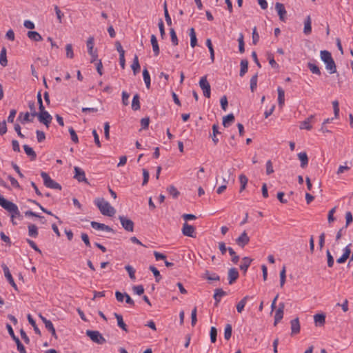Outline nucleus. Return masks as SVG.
<instances>
[{"instance_id": "f257e3e1", "label": "nucleus", "mask_w": 353, "mask_h": 353, "mask_svg": "<svg viewBox=\"0 0 353 353\" xmlns=\"http://www.w3.org/2000/svg\"><path fill=\"white\" fill-rule=\"evenodd\" d=\"M94 203L104 216H113L116 213L115 209L103 198H97Z\"/></svg>"}, {"instance_id": "f03ea898", "label": "nucleus", "mask_w": 353, "mask_h": 353, "mask_svg": "<svg viewBox=\"0 0 353 353\" xmlns=\"http://www.w3.org/2000/svg\"><path fill=\"white\" fill-rule=\"evenodd\" d=\"M321 60L326 65L325 68L330 74L336 72V67L331 53L327 50H321L320 52Z\"/></svg>"}, {"instance_id": "7ed1b4c3", "label": "nucleus", "mask_w": 353, "mask_h": 353, "mask_svg": "<svg viewBox=\"0 0 353 353\" xmlns=\"http://www.w3.org/2000/svg\"><path fill=\"white\" fill-rule=\"evenodd\" d=\"M3 208L11 213V222L13 225H17V222L14 221V219L21 217L17 205L14 203L8 201L7 203H4V205H3Z\"/></svg>"}, {"instance_id": "20e7f679", "label": "nucleus", "mask_w": 353, "mask_h": 353, "mask_svg": "<svg viewBox=\"0 0 353 353\" xmlns=\"http://www.w3.org/2000/svg\"><path fill=\"white\" fill-rule=\"evenodd\" d=\"M41 176L43 180V184L46 187L51 189L61 190V185L52 180L48 173L41 172Z\"/></svg>"}, {"instance_id": "39448f33", "label": "nucleus", "mask_w": 353, "mask_h": 353, "mask_svg": "<svg viewBox=\"0 0 353 353\" xmlns=\"http://www.w3.org/2000/svg\"><path fill=\"white\" fill-rule=\"evenodd\" d=\"M86 335L90 337V339L94 343L97 344H103L105 343V338L102 336V334L99 331L94 330H87Z\"/></svg>"}, {"instance_id": "423d86ee", "label": "nucleus", "mask_w": 353, "mask_h": 353, "mask_svg": "<svg viewBox=\"0 0 353 353\" xmlns=\"http://www.w3.org/2000/svg\"><path fill=\"white\" fill-rule=\"evenodd\" d=\"M199 86L203 90V95L206 98H210L211 95L210 85L207 79V76H203L199 81Z\"/></svg>"}, {"instance_id": "0eeeda50", "label": "nucleus", "mask_w": 353, "mask_h": 353, "mask_svg": "<svg viewBox=\"0 0 353 353\" xmlns=\"http://www.w3.org/2000/svg\"><path fill=\"white\" fill-rule=\"evenodd\" d=\"M40 123H43L47 128L49 127L50 123L52 121V116L45 110H39L38 115L37 116Z\"/></svg>"}, {"instance_id": "6e6552de", "label": "nucleus", "mask_w": 353, "mask_h": 353, "mask_svg": "<svg viewBox=\"0 0 353 353\" xmlns=\"http://www.w3.org/2000/svg\"><path fill=\"white\" fill-rule=\"evenodd\" d=\"M122 227L128 232H133L134 222L124 216H119V217Z\"/></svg>"}, {"instance_id": "1a4fd4ad", "label": "nucleus", "mask_w": 353, "mask_h": 353, "mask_svg": "<svg viewBox=\"0 0 353 353\" xmlns=\"http://www.w3.org/2000/svg\"><path fill=\"white\" fill-rule=\"evenodd\" d=\"M74 178L79 182H85L88 184V179L85 177V172L80 168L75 166L74 168Z\"/></svg>"}, {"instance_id": "9d476101", "label": "nucleus", "mask_w": 353, "mask_h": 353, "mask_svg": "<svg viewBox=\"0 0 353 353\" xmlns=\"http://www.w3.org/2000/svg\"><path fill=\"white\" fill-rule=\"evenodd\" d=\"M182 233L184 236L189 237H195V228L194 226L185 222L182 228Z\"/></svg>"}, {"instance_id": "9b49d317", "label": "nucleus", "mask_w": 353, "mask_h": 353, "mask_svg": "<svg viewBox=\"0 0 353 353\" xmlns=\"http://www.w3.org/2000/svg\"><path fill=\"white\" fill-rule=\"evenodd\" d=\"M275 9L277 11V13L279 16V19L281 21H285L286 19L287 12L284 5L281 3L277 2L275 4Z\"/></svg>"}, {"instance_id": "f8f14e48", "label": "nucleus", "mask_w": 353, "mask_h": 353, "mask_svg": "<svg viewBox=\"0 0 353 353\" xmlns=\"http://www.w3.org/2000/svg\"><path fill=\"white\" fill-rule=\"evenodd\" d=\"M250 242V237L245 231L236 239V244L241 248H244Z\"/></svg>"}, {"instance_id": "ddd939ff", "label": "nucleus", "mask_w": 353, "mask_h": 353, "mask_svg": "<svg viewBox=\"0 0 353 353\" xmlns=\"http://www.w3.org/2000/svg\"><path fill=\"white\" fill-rule=\"evenodd\" d=\"M239 274L236 268H231L228 270V279L230 285L233 284L239 278Z\"/></svg>"}, {"instance_id": "4468645a", "label": "nucleus", "mask_w": 353, "mask_h": 353, "mask_svg": "<svg viewBox=\"0 0 353 353\" xmlns=\"http://www.w3.org/2000/svg\"><path fill=\"white\" fill-rule=\"evenodd\" d=\"M284 308V303H280L274 315V325H276L283 319Z\"/></svg>"}, {"instance_id": "2eb2a0df", "label": "nucleus", "mask_w": 353, "mask_h": 353, "mask_svg": "<svg viewBox=\"0 0 353 353\" xmlns=\"http://www.w3.org/2000/svg\"><path fill=\"white\" fill-rule=\"evenodd\" d=\"M2 268H3V270L6 278L7 279V280L8 281L10 284L14 288V290H17L18 289H17V285L10 272L8 268L7 267L6 265H3Z\"/></svg>"}, {"instance_id": "dca6fc26", "label": "nucleus", "mask_w": 353, "mask_h": 353, "mask_svg": "<svg viewBox=\"0 0 353 353\" xmlns=\"http://www.w3.org/2000/svg\"><path fill=\"white\" fill-rule=\"evenodd\" d=\"M90 225L92 228H93L95 230H104L106 232H113V230L110 227L103 223H98L96 221H92L90 223Z\"/></svg>"}, {"instance_id": "f3484780", "label": "nucleus", "mask_w": 353, "mask_h": 353, "mask_svg": "<svg viewBox=\"0 0 353 353\" xmlns=\"http://www.w3.org/2000/svg\"><path fill=\"white\" fill-rule=\"evenodd\" d=\"M314 115H310L308 118L301 123L300 128L310 130L312 128L310 123L314 121Z\"/></svg>"}, {"instance_id": "a211bd4d", "label": "nucleus", "mask_w": 353, "mask_h": 353, "mask_svg": "<svg viewBox=\"0 0 353 353\" xmlns=\"http://www.w3.org/2000/svg\"><path fill=\"white\" fill-rule=\"evenodd\" d=\"M292 334H296L300 332V323L299 318H296L290 321Z\"/></svg>"}, {"instance_id": "6ab92c4d", "label": "nucleus", "mask_w": 353, "mask_h": 353, "mask_svg": "<svg viewBox=\"0 0 353 353\" xmlns=\"http://www.w3.org/2000/svg\"><path fill=\"white\" fill-rule=\"evenodd\" d=\"M252 259L250 257L245 256L242 259V263L240 265V269L245 273L250 265Z\"/></svg>"}, {"instance_id": "aec40b11", "label": "nucleus", "mask_w": 353, "mask_h": 353, "mask_svg": "<svg viewBox=\"0 0 353 353\" xmlns=\"http://www.w3.org/2000/svg\"><path fill=\"white\" fill-rule=\"evenodd\" d=\"M315 325L323 326L325 323V315L323 314H316L314 316Z\"/></svg>"}, {"instance_id": "412c9836", "label": "nucleus", "mask_w": 353, "mask_h": 353, "mask_svg": "<svg viewBox=\"0 0 353 353\" xmlns=\"http://www.w3.org/2000/svg\"><path fill=\"white\" fill-rule=\"evenodd\" d=\"M297 156L299 159L301 161V167L302 168H305L308 164V157L306 152H300Z\"/></svg>"}, {"instance_id": "4be33fe9", "label": "nucleus", "mask_w": 353, "mask_h": 353, "mask_svg": "<svg viewBox=\"0 0 353 353\" xmlns=\"http://www.w3.org/2000/svg\"><path fill=\"white\" fill-rule=\"evenodd\" d=\"M114 315L115 318L117 320V325H118V326L120 328H121L123 331H125L126 332H128V328H127V325L124 323V321L123 320L122 316L121 314H117V313H114Z\"/></svg>"}, {"instance_id": "5701e85b", "label": "nucleus", "mask_w": 353, "mask_h": 353, "mask_svg": "<svg viewBox=\"0 0 353 353\" xmlns=\"http://www.w3.org/2000/svg\"><path fill=\"white\" fill-rule=\"evenodd\" d=\"M27 36L30 39L34 41H41L43 39L41 34L36 31H28Z\"/></svg>"}, {"instance_id": "b1692460", "label": "nucleus", "mask_w": 353, "mask_h": 353, "mask_svg": "<svg viewBox=\"0 0 353 353\" xmlns=\"http://www.w3.org/2000/svg\"><path fill=\"white\" fill-rule=\"evenodd\" d=\"M277 92L279 105L282 108L285 102V92L281 87L277 88Z\"/></svg>"}, {"instance_id": "393cba45", "label": "nucleus", "mask_w": 353, "mask_h": 353, "mask_svg": "<svg viewBox=\"0 0 353 353\" xmlns=\"http://www.w3.org/2000/svg\"><path fill=\"white\" fill-rule=\"evenodd\" d=\"M23 147L26 154L30 157L31 160H35L37 158V154L34 150L28 145H24Z\"/></svg>"}, {"instance_id": "a878e982", "label": "nucleus", "mask_w": 353, "mask_h": 353, "mask_svg": "<svg viewBox=\"0 0 353 353\" xmlns=\"http://www.w3.org/2000/svg\"><path fill=\"white\" fill-rule=\"evenodd\" d=\"M226 294V292L223 291L221 288H217L215 290L214 294V299L216 301L215 305H217L219 303L221 298Z\"/></svg>"}, {"instance_id": "bb28decb", "label": "nucleus", "mask_w": 353, "mask_h": 353, "mask_svg": "<svg viewBox=\"0 0 353 353\" xmlns=\"http://www.w3.org/2000/svg\"><path fill=\"white\" fill-rule=\"evenodd\" d=\"M150 41L154 54L158 55L159 54V47L158 45L157 37L154 34H152Z\"/></svg>"}, {"instance_id": "cd10ccee", "label": "nucleus", "mask_w": 353, "mask_h": 353, "mask_svg": "<svg viewBox=\"0 0 353 353\" xmlns=\"http://www.w3.org/2000/svg\"><path fill=\"white\" fill-rule=\"evenodd\" d=\"M31 114L29 112H20L18 117V120L21 121V123H25L26 122H31L32 119L30 118Z\"/></svg>"}, {"instance_id": "c85d7f7f", "label": "nucleus", "mask_w": 353, "mask_h": 353, "mask_svg": "<svg viewBox=\"0 0 353 353\" xmlns=\"http://www.w3.org/2000/svg\"><path fill=\"white\" fill-rule=\"evenodd\" d=\"M0 65L3 67H6L8 65L6 49L4 47L1 49L0 52Z\"/></svg>"}, {"instance_id": "c756f323", "label": "nucleus", "mask_w": 353, "mask_h": 353, "mask_svg": "<svg viewBox=\"0 0 353 353\" xmlns=\"http://www.w3.org/2000/svg\"><path fill=\"white\" fill-rule=\"evenodd\" d=\"M311 23H312L311 18L310 16H307L304 22L303 32L305 34H310L312 32Z\"/></svg>"}, {"instance_id": "7c9ffc66", "label": "nucleus", "mask_w": 353, "mask_h": 353, "mask_svg": "<svg viewBox=\"0 0 353 353\" xmlns=\"http://www.w3.org/2000/svg\"><path fill=\"white\" fill-rule=\"evenodd\" d=\"M249 299L248 296H245L243 297L236 305V310L239 313H241L245 307V305L247 303L248 299Z\"/></svg>"}, {"instance_id": "2f4dec72", "label": "nucleus", "mask_w": 353, "mask_h": 353, "mask_svg": "<svg viewBox=\"0 0 353 353\" xmlns=\"http://www.w3.org/2000/svg\"><path fill=\"white\" fill-rule=\"evenodd\" d=\"M241 70L239 72V75L241 77H243L245 74L248 72V61L246 59H242L241 61Z\"/></svg>"}, {"instance_id": "473e14b6", "label": "nucleus", "mask_w": 353, "mask_h": 353, "mask_svg": "<svg viewBox=\"0 0 353 353\" xmlns=\"http://www.w3.org/2000/svg\"><path fill=\"white\" fill-rule=\"evenodd\" d=\"M190 46L192 48H194L197 45V39L194 29L191 28L190 29Z\"/></svg>"}, {"instance_id": "72a5a7b5", "label": "nucleus", "mask_w": 353, "mask_h": 353, "mask_svg": "<svg viewBox=\"0 0 353 353\" xmlns=\"http://www.w3.org/2000/svg\"><path fill=\"white\" fill-rule=\"evenodd\" d=\"M234 121V116L233 114H229L223 118V125L224 127H228L231 123Z\"/></svg>"}, {"instance_id": "f704fd0d", "label": "nucleus", "mask_w": 353, "mask_h": 353, "mask_svg": "<svg viewBox=\"0 0 353 353\" xmlns=\"http://www.w3.org/2000/svg\"><path fill=\"white\" fill-rule=\"evenodd\" d=\"M28 228V235L31 237L36 238L39 234L37 227L34 224H30Z\"/></svg>"}, {"instance_id": "c9c22d12", "label": "nucleus", "mask_w": 353, "mask_h": 353, "mask_svg": "<svg viewBox=\"0 0 353 353\" xmlns=\"http://www.w3.org/2000/svg\"><path fill=\"white\" fill-rule=\"evenodd\" d=\"M167 191L170 194V195H171L174 199H176L180 194V192L172 185L167 188Z\"/></svg>"}, {"instance_id": "e433bc0d", "label": "nucleus", "mask_w": 353, "mask_h": 353, "mask_svg": "<svg viewBox=\"0 0 353 353\" xmlns=\"http://www.w3.org/2000/svg\"><path fill=\"white\" fill-rule=\"evenodd\" d=\"M219 126L217 124H214L212 125V141L214 142V143L215 145L217 144V143L219 142V139L218 138L216 137V134H220V132L219 131Z\"/></svg>"}, {"instance_id": "4c0bfd02", "label": "nucleus", "mask_w": 353, "mask_h": 353, "mask_svg": "<svg viewBox=\"0 0 353 353\" xmlns=\"http://www.w3.org/2000/svg\"><path fill=\"white\" fill-rule=\"evenodd\" d=\"M134 74H136L140 70V64L137 55H135L133 59V63L131 65Z\"/></svg>"}, {"instance_id": "58836bf2", "label": "nucleus", "mask_w": 353, "mask_h": 353, "mask_svg": "<svg viewBox=\"0 0 353 353\" xmlns=\"http://www.w3.org/2000/svg\"><path fill=\"white\" fill-rule=\"evenodd\" d=\"M132 108L134 110H138L140 109L139 96L138 94H136L133 97L132 101Z\"/></svg>"}, {"instance_id": "ea45409f", "label": "nucleus", "mask_w": 353, "mask_h": 353, "mask_svg": "<svg viewBox=\"0 0 353 353\" xmlns=\"http://www.w3.org/2000/svg\"><path fill=\"white\" fill-rule=\"evenodd\" d=\"M307 68L310 69V70L313 73V74H317V75H321V70L319 69V68L312 63H307Z\"/></svg>"}, {"instance_id": "a19ab883", "label": "nucleus", "mask_w": 353, "mask_h": 353, "mask_svg": "<svg viewBox=\"0 0 353 353\" xmlns=\"http://www.w3.org/2000/svg\"><path fill=\"white\" fill-rule=\"evenodd\" d=\"M143 77L147 88H150V76L147 69L143 70Z\"/></svg>"}, {"instance_id": "79ce46f5", "label": "nucleus", "mask_w": 353, "mask_h": 353, "mask_svg": "<svg viewBox=\"0 0 353 353\" xmlns=\"http://www.w3.org/2000/svg\"><path fill=\"white\" fill-rule=\"evenodd\" d=\"M239 181L241 183L240 192H242L245 189L248 179L245 175L241 174L239 176Z\"/></svg>"}, {"instance_id": "37998d69", "label": "nucleus", "mask_w": 353, "mask_h": 353, "mask_svg": "<svg viewBox=\"0 0 353 353\" xmlns=\"http://www.w3.org/2000/svg\"><path fill=\"white\" fill-rule=\"evenodd\" d=\"M27 317H28V320L29 323L34 327V330L35 333L39 334V335H41V331L37 327V326L36 325V322L33 319L32 316L30 314H28Z\"/></svg>"}, {"instance_id": "c03bdc74", "label": "nucleus", "mask_w": 353, "mask_h": 353, "mask_svg": "<svg viewBox=\"0 0 353 353\" xmlns=\"http://www.w3.org/2000/svg\"><path fill=\"white\" fill-rule=\"evenodd\" d=\"M285 279H286V268L284 265L280 272V286H281V288L283 287V285L285 283Z\"/></svg>"}, {"instance_id": "a18cd8bd", "label": "nucleus", "mask_w": 353, "mask_h": 353, "mask_svg": "<svg viewBox=\"0 0 353 353\" xmlns=\"http://www.w3.org/2000/svg\"><path fill=\"white\" fill-rule=\"evenodd\" d=\"M232 327L230 324H227L224 330V338L225 340L228 341L232 336Z\"/></svg>"}, {"instance_id": "49530a36", "label": "nucleus", "mask_w": 353, "mask_h": 353, "mask_svg": "<svg viewBox=\"0 0 353 353\" xmlns=\"http://www.w3.org/2000/svg\"><path fill=\"white\" fill-rule=\"evenodd\" d=\"M258 73L252 77L250 79V90L253 92L257 86Z\"/></svg>"}, {"instance_id": "de8ad7c7", "label": "nucleus", "mask_w": 353, "mask_h": 353, "mask_svg": "<svg viewBox=\"0 0 353 353\" xmlns=\"http://www.w3.org/2000/svg\"><path fill=\"white\" fill-rule=\"evenodd\" d=\"M125 269L128 272L130 278L132 280H135L136 279V276H135L136 271L134 269V268L132 266L130 265H127L125 266Z\"/></svg>"}, {"instance_id": "09e8293b", "label": "nucleus", "mask_w": 353, "mask_h": 353, "mask_svg": "<svg viewBox=\"0 0 353 353\" xmlns=\"http://www.w3.org/2000/svg\"><path fill=\"white\" fill-rule=\"evenodd\" d=\"M170 34L171 37V41L174 46H177L179 44V40L176 34L175 30L173 28L170 30Z\"/></svg>"}, {"instance_id": "8fccbe9b", "label": "nucleus", "mask_w": 353, "mask_h": 353, "mask_svg": "<svg viewBox=\"0 0 353 353\" xmlns=\"http://www.w3.org/2000/svg\"><path fill=\"white\" fill-rule=\"evenodd\" d=\"M163 10H164V15H165V19L166 23L168 26H170L172 24V20H171V17L168 13L166 2L164 3Z\"/></svg>"}, {"instance_id": "3c124183", "label": "nucleus", "mask_w": 353, "mask_h": 353, "mask_svg": "<svg viewBox=\"0 0 353 353\" xmlns=\"http://www.w3.org/2000/svg\"><path fill=\"white\" fill-rule=\"evenodd\" d=\"M149 269L153 273L154 276H155L156 281L159 282V281L161 279L159 271L154 266H152V265L150 266Z\"/></svg>"}, {"instance_id": "603ef678", "label": "nucleus", "mask_w": 353, "mask_h": 353, "mask_svg": "<svg viewBox=\"0 0 353 353\" xmlns=\"http://www.w3.org/2000/svg\"><path fill=\"white\" fill-rule=\"evenodd\" d=\"M326 256H327V266L329 268H332L334 265V258L329 250H327L326 251Z\"/></svg>"}, {"instance_id": "864d4df0", "label": "nucleus", "mask_w": 353, "mask_h": 353, "mask_svg": "<svg viewBox=\"0 0 353 353\" xmlns=\"http://www.w3.org/2000/svg\"><path fill=\"white\" fill-rule=\"evenodd\" d=\"M66 57L70 59L74 57V52L72 44L69 43L65 46Z\"/></svg>"}, {"instance_id": "5fc2aeb1", "label": "nucleus", "mask_w": 353, "mask_h": 353, "mask_svg": "<svg viewBox=\"0 0 353 353\" xmlns=\"http://www.w3.org/2000/svg\"><path fill=\"white\" fill-rule=\"evenodd\" d=\"M239 42V50L241 53H243L245 52L244 48V41H243V34H240L239 37L238 39Z\"/></svg>"}, {"instance_id": "6e6d98bb", "label": "nucleus", "mask_w": 353, "mask_h": 353, "mask_svg": "<svg viewBox=\"0 0 353 353\" xmlns=\"http://www.w3.org/2000/svg\"><path fill=\"white\" fill-rule=\"evenodd\" d=\"M228 250L229 252V254L232 256V261L235 264L237 263V262L239 260V256L236 255V252L232 248H228Z\"/></svg>"}, {"instance_id": "4d7b16f0", "label": "nucleus", "mask_w": 353, "mask_h": 353, "mask_svg": "<svg viewBox=\"0 0 353 353\" xmlns=\"http://www.w3.org/2000/svg\"><path fill=\"white\" fill-rule=\"evenodd\" d=\"M94 38L90 37L88 39L86 46L88 50V53H91L92 51H94Z\"/></svg>"}, {"instance_id": "13d9d810", "label": "nucleus", "mask_w": 353, "mask_h": 353, "mask_svg": "<svg viewBox=\"0 0 353 353\" xmlns=\"http://www.w3.org/2000/svg\"><path fill=\"white\" fill-rule=\"evenodd\" d=\"M210 341L212 343H215L216 341V336H217V330L215 327H212L210 328Z\"/></svg>"}, {"instance_id": "bf43d9fd", "label": "nucleus", "mask_w": 353, "mask_h": 353, "mask_svg": "<svg viewBox=\"0 0 353 353\" xmlns=\"http://www.w3.org/2000/svg\"><path fill=\"white\" fill-rule=\"evenodd\" d=\"M68 131L70 134L72 141L75 143H77L79 142V138L74 130L71 127L68 129Z\"/></svg>"}, {"instance_id": "052dcab7", "label": "nucleus", "mask_w": 353, "mask_h": 353, "mask_svg": "<svg viewBox=\"0 0 353 353\" xmlns=\"http://www.w3.org/2000/svg\"><path fill=\"white\" fill-rule=\"evenodd\" d=\"M28 106H29V108L30 110V114H31V116L32 117H37L39 113H37L36 112V108H35V103L34 101H30L28 103Z\"/></svg>"}, {"instance_id": "680f3d73", "label": "nucleus", "mask_w": 353, "mask_h": 353, "mask_svg": "<svg viewBox=\"0 0 353 353\" xmlns=\"http://www.w3.org/2000/svg\"><path fill=\"white\" fill-rule=\"evenodd\" d=\"M334 118L337 119L339 115V105L338 101H332Z\"/></svg>"}, {"instance_id": "e2e57ef3", "label": "nucleus", "mask_w": 353, "mask_h": 353, "mask_svg": "<svg viewBox=\"0 0 353 353\" xmlns=\"http://www.w3.org/2000/svg\"><path fill=\"white\" fill-rule=\"evenodd\" d=\"M336 207H334L328 212L327 221H328V222L330 223H332L335 220V218L334 216V214L336 212Z\"/></svg>"}, {"instance_id": "0e129e2a", "label": "nucleus", "mask_w": 353, "mask_h": 353, "mask_svg": "<svg viewBox=\"0 0 353 353\" xmlns=\"http://www.w3.org/2000/svg\"><path fill=\"white\" fill-rule=\"evenodd\" d=\"M259 35L256 31V28L254 27L253 28V31H252V43H253V44L256 45L259 42Z\"/></svg>"}, {"instance_id": "69168bd1", "label": "nucleus", "mask_w": 353, "mask_h": 353, "mask_svg": "<svg viewBox=\"0 0 353 353\" xmlns=\"http://www.w3.org/2000/svg\"><path fill=\"white\" fill-rule=\"evenodd\" d=\"M132 290L138 295H141L144 292V288L141 285L134 286Z\"/></svg>"}, {"instance_id": "338daca9", "label": "nucleus", "mask_w": 353, "mask_h": 353, "mask_svg": "<svg viewBox=\"0 0 353 353\" xmlns=\"http://www.w3.org/2000/svg\"><path fill=\"white\" fill-rule=\"evenodd\" d=\"M129 94L125 91L122 92V103L124 105H128L129 104Z\"/></svg>"}, {"instance_id": "774afa93", "label": "nucleus", "mask_w": 353, "mask_h": 353, "mask_svg": "<svg viewBox=\"0 0 353 353\" xmlns=\"http://www.w3.org/2000/svg\"><path fill=\"white\" fill-rule=\"evenodd\" d=\"M36 134H37V139L38 142L41 143L45 140L46 135L43 132L40 131V130H37Z\"/></svg>"}]
</instances>
